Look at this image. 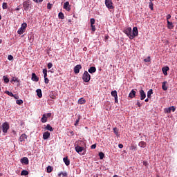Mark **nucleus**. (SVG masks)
I'll return each mask as SVG.
<instances>
[{"label":"nucleus","mask_w":177,"mask_h":177,"mask_svg":"<svg viewBox=\"0 0 177 177\" xmlns=\"http://www.w3.org/2000/svg\"><path fill=\"white\" fill-rule=\"evenodd\" d=\"M27 28V23L24 22L21 24V28H19L17 32L19 35L24 34L26 32V29Z\"/></svg>","instance_id":"nucleus-1"},{"label":"nucleus","mask_w":177,"mask_h":177,"mask_svg":"<svg viewBox=\"0 0 177 177\" xmlns=\"http://www.w3.org/2000/svg\"><path fill=\"white\" fill-rule=\"evenodd\" d=\"M82 80L84 82H89L91 81V75L88 71H84L82 75Z\"/></svg>","instance_id":"nucleus-2"},{"label":"nucleus","mask_w":177,"mask_h":177,"mask_svg":"<svg viewBox=\"0 0 177 177\" xmlns=\"http://www.w3.org/2000/svg\"><path fill=\"white\" fill-rule=\"evenodd\" d=\"M24 9L27 12L31 8V1L30 0L26 1L23 3Z\"/></svg>","instance_id":"nucleus-3"},{"label":"nucleus","mask_w":177,"mask_h":177,"mask_svg":"<svg viewBox=\"0 0 177 177\" xmlns=\"http://www.w3.org/2000/svg\"><path fill=\"white\" fill-rule=\"evenodd\" d=\"M139 35V30H138V27L133 28V33L131 36H130V39H133L135 37H138Z\"/></svg>","instance_id":"nucleus-4"},{"label":"nucleus","mask_w":177,"mask_h":177,"mask_svg":"<svg viewBox=\"0 0 177 177\" xmlns=\"http://www.w3.org/2000/svg\"><path fill=\"white\" fill-rule=\"evenodd\" d=\"M9 128H10V127H9V124L8 122H6L3 123L2 129H3V133H7Z\"/></svg>","instance_id":"nucleus-5"},{"label":"nucleus","mask_w":177,"mask_h":177,"mask_svg":"<svg viewBox=\"0 0 177 177\" xmlns=\"http://www.w3.org/2000/svg\"><path fill=\"white\" fill-rule=\"evenodd\" d=\"M105 5L109 9H114V6H113V1L111 0H105Z\"/></svg>","instance_id":"nucleus-6"},{"label":"nucleus","mask_w":177,"mask_h":177,"mask_svg":"<svg viewBox=\"0 0 177 177\" xmlns=\"http://www.w3.org/2000/svg\"><path fill=\"white\" fill-rule=\"evenodd\" d=\"M124 34H126L127 35V37H129V38L131 39V37H132V28H127L126 29L124 30Z\"/></svg>","instance_id":"nucleus-7"},{"label":"nucleus","mask_w":177,"mask_h":177,"mask_svg":"<svg viewBox=\"0 0 177 177\" xmlns=\"http://www.w3.org/2000/svg\"><path fill=\"white\" fill-rule=\"evenodd\" d=\"M81 68H82V66H81V64L76 65L74 67L75 74H79L80 73V70H81Z\"/></svg>","instance_id":"nucleus-8"},{"label":"nucleus","mask_w":177,"mask_h":177,"mask_svg":"<svg viewBox=\"0 0 177 177\" xmlns=\"http://www.w3.org/2000/svg\"><path fill=\"white\" fill-rule=\"evenodd\" d=\"M64 9H66L68 12L71 10L70 3L68 1H66L64 3Z\"/></svg>","instance_id":"nucleus-9"},{"label":"nucleus","mask_w":177,"mask_h":177,"mask_svg":"<svg viewBox=\"0 0 177 177\" xmlns=\"http://www.w3.org/2000/svg\"><path fill=\"white\" fill-rule=\"evenodd\" d=\"M175 110H176V109L175 108V106H170L169 108H166L165 109V113H171V111H175Z\"/></svg>","instance_id":"nucleus-10"},{"label":"nucleus","mask_w":177,"mask_h":177,"mask_svg":"<svg viewBox=\"0 0 177 177\" xmlns=\"http://www.w3.org/2000/svg\"><path fill=\"white\" fill-rule=\"evenodd\" d=\"M21 164H24V165H28V158L27 157H24L21 159Z\"/></svg>","instance_id":"nucleus-11"},{"label":"nucleus","mask_w":177,"mask_h":177,"mask_svg":"<svg viewBox=\"0 0 177 177\" xmlns=\"http://www.w3.org/2000/svg\"><path fill=\"white\" fill-rule=\"evenodd\" d=\"M140 100H145V99H146V93H145V91L140 90Z\"/></svg>","instance_id":"nucleus-12"},{"label":"nucleus","mask_w":177,"mask_h":177,"mask_svg":"<svg viewBox=\"0 0 177 177\" xmlns=\"http://www.w3.org/2000/svg\"><path fill=\"white\" fill-rule=\"evenodd\" d=\"M32 81H35V82H38V81H39V77L37 76L35 73H32Z\"/></svg>","instance_id":"nucleus-13"},{"label":"nucleus","mask_w":177,"mask_h":177,"mask_svg":"<svg viewBox=\"0 0 177 177\" xmlns=\"http://www.w3.org/2000/svg\"><path fill=\"white\" fill-rule=\"evenodd\" d=\"M49 138H50V133H49V131L44 133L43 139H44V140H46V139H49Z\"/></svg>","instance_id":"nucleus-14"},{"label":"nucleus","mask_w":177,"mask_h":177,"mask_svg":"<svg viewBox=\"0 0 177 177\" xmlns=\"http://www.w3.org/2000/svg\"><path fill=\"white\" fill-rule=\"evenodd\" d=\"M75 151H77V153H82V151H84V147H80L79 145H77L75 147Z\"/></svg>","instance_id":"nucleus-15"},{"label":"nucleus","mask_w":177,"mask_h":177,"mask_svg":"<svg viewBox=\"0 0 177 177\" xmlns=\"http://www.w3.org/2000/svg\"><path fill=\"white\" fill-rule=\"evenodd\" d=\"M28 136L26 135V133H23L19 138V142H24L26 139H27Z\"/></svg>","instance_id":"nucleus-16"},{"label":"nucleus","mask_w":177,"mask_h":177,"mask_svg":"<svg viewBox=\"0 0 177 177\" xmlns=\"http://www.w3.org/2000/svg\"><path fill=\"white\" fill-rule=\"evenodd\" d=\"M63 161L67 167H68V165H70V160H68V156H66L65 158H64Z\"/></svg>","instance_id":"nucleus-17"},{"label":"nucleus","mask_w":177,"mask_h":177,"mask_svg":"<svg viewBox=\"0 0 177 177\" xmlns=\"http://www.w3.org/2000/svg\"><path fill=\"white\" fill-rule=\"evenodd\" d=\"M167 28L169 30L174 29V23L172 21H167Z\"/></svg>","instance_id":"nucleus-18"},{"label":"nucleus","mask_w":177,"mask_h":177,"mask_svg":"<svg viewBox=\"0 0 177 177\" xmlns=\"http://www.w3.org/2000/svg\"><path fill=\"white\" fill-rule=\"evenodd\" d=\"M169 70V67L168 66H165L162 68L164 75H168V73H167V71H168Z\"/></svg>","instance_id":"nucleus-19"},{"label":"nucleus","mask_w":177,"mask_h":177,"mask_svg":"<svg viewBox=\"0 0 177 177\" xmlns=\"http://www.w3.org/2000/svg\"><path fill=\"white\" fill-rule=\"evenodd\" d=\"M136 95V91H135V90H131V91L129 94V97H131V99H133V97H135Z\"/></svg>","instance_id":"nucleus-20"},{"label":"nucleus","mask_w":177,"mask_h":177,"mask_svg":"<svg viewBox=\"0 0 177 177\" xmlns=\"http://www.w3.org/2000/svg\"><path fill=\"white\" fill-rule=\"evenodd\" d=\"M88 73H90V74H93V73H96V67L95 66L90 67L88 69Z\"/></svg>","instance_id":"nucleus-21"},{"label":"nucleus","mask_w":177,"mask_h":177,"mask_svg":"<svg viewBox=\"0 0 177 177\" xmlns=\"http://www.w3.org/2000/svg\"><path fill=\"white\" fill-rule=\"evenodd\" d=\"M78 103H79V104H85V103H86V100H85V98L82 97V98L79 99Z\"/></svg>","instance_id":"nucleus-22"},{"label":"nucleus","mask_w":177,"mask_h":177,"mask_svg":"<svg viewBox=\"0 0 177 177\" xmlns=\"http://www.w3.org/2000/svg\"><path fill=\"white\" fill-rule=\"evenodd\" d=\"M36 92H37V95L38 97H39V98L42 97V91L41 89H39V88L37 89L36 91Z\"/></svg>","instance_id":"nucleus-23"},{"label":"nucleus","mask_w":177,"mask_h":177,"mask_svg":"<svg viewBox=\"0 0 177 177\" xmlns=\"http://www.w3.org/2000/svg\"><path fill=\"white\" fill-rule=\"evenodd\" d=\"M162 88L163 91H167L168 89V86H167V82H162Z\"/></svg>","instance_id":"nucleus-24"},{"label":"nucleus","mask_w":177,"mask_h":177,"mask_svg":"<svg viewBox=\"0 0 177 177\" xmlns=\"http://www.w3.org/2000/svg\"><path fill=\"white\" fill-rule=\"evenodd\" d=\"M138 145L140 147H142V149H145L146 147V142L145 141H141L139 142Z\"/></svg>","instance_id":"nucleus-25"},{"label":"nucleus","mask_w":177,"mask_h":177,"mask_svg":"<svg viewBox=\"0 0 177 177\" xmlns=\"http://www.w3.org/2000/svg\"><path fill=\"white\" fill-rule=\"evenodd\" d=\"M151 95H153V89H150L147 92V98L151 99Z\"/></svg>","instance_id":"nucleus-26"},{"label":"nucleus","mask_w":177,"mask_h":177,"mask_svg":"<svg viewBox=\"0 0 177 177\" xmlns=\"http://www.w3.org/2000/svg\"><path fill=\"white\" fill-rule=\"evenodd\" d=\"M47 121H48V118H46V115H43L42 118H41V122H43V124H44Z\"/></svg>","instance_id":"nucleus-27"},{"label":"nucleus","mask_w":177,"mask_h":177,"mask_svg":"<svg viewBox=\"0 0 177 177\" xmlns=\"http://www.w3.org/2000/svg\"><path fill=\"white\" fill-rule=\"evenodd\" d=\"M81 120V115H77V119L76 120L74 125L75 127H77L78 125V124L80 123V120Z\"/></svg>","instance_id":"nucleus-28"},{"label":"nucleus","mask_w":177,"mask_h":177,"mask_svg":"<svg viewBox=\"0 0 177 177\" xmlns=\"http://www.w3.org/2000/svg\"><path fill=\"white\" fill-rule=\"evenodd\" d=\"M46 129H47V131H50V132H53V127H52L50 124H47Z\"/></svg>","instance_id":"nucleus-29"},{"label":"nucleus","mask_w":177,"mask_h":177,"mask_svg":"<svg viewBox=\"0 0 177 177\" xmlns=\"http://www.w3.org/2000/svg\"><path fill=\"white\" fill-rule=\"evenodd\" d=\"M21 175L22 176H27V175H28V171L27 170H22L21 172Z\"/></svg>","instance_id":"nucleus-30"},{"label":"nucleus","mask_w":177,"mask_h":177,"mask_svg":"<svg viewBox=\"0 0 177 177\" xmlns=\"http://www.w3.org/2000/svg\"><path fill=\"white\" fill-rule=\"evenodd\" d=\"M46 169H47L48 174H50V172H52V171H53V167L51 166H48Z\"/></svg>","instance_id":"nucleus-31"},{"label":"nucleus","mask_w":177,"mask_h":177,"mask_svg":"<svg viewBox=\"0 0 177 177\" xmlns=\"http://www.w3.org/2000/svg\"><path fill=\"white\" fill-rule=\"evenodd\" d=\"M111 96H113V97H117V96H118V95H117V91H111Z\"/></svg>","instance_id":"nucleus-32"},{"label":"nucleus","mask_w":177,"mask_h":177,"mask_svg":"<svg viewBox=\"0 0 177 177\" xmlns=\"http://www.w3.org/2000/svg\"><path fill=\"white\" fill-rule=\"evenodd\" d=\"M43 74L44 78H46V77H48V70H46V68L43 69Z\"/></svg>","instance_id":"nucleus-33"},{"label":"nucleus","mask_w":177,"mask_h":177,"mask_svg":"<svg viewBox=\"0 0 177 177\" xmlns=\"http://www.w3.org/2000/svg\"><path fill=\"white\" fill-rule=\"evenodd\" d=\"M5 93H6V95H8V96H11V97H13V96H15V94L13 93L8 91H5Z\"/></svg>","instance_id":"nucleus-34"},{"label":"nucleus","mask_w":177,"mask_h":177,"mask_svg":"<svg viewBox=\"0 0 177 177\" xmlns=\"http://www.w3.org/2000/svg\"><path fill=\"white\" fill-rule=\"evenodd\" d=\"M58 17H59V19H62V20H63V19H64V14H63V12H60L58 14Z\"/></svg>","instance_id":"nucleus-35"},{"label":"nucleus","mask_w":177,"mask_h":177,"mask_svg":"<svg viewBox=\"0 0 177 177\" xmlns=\"http://www.w3.org/2000/svg\"><path fill=\"white\" fill-rule=\"evenodd\" d=\"M113 132L116 136H120V134L118 133V129H117V127L113 128Z\"/></svg>","instance_id":"nucleus-36"},{"label":"nucleus","mask_w":177,"mask_h":177,"mask_svg":"<svg viewBox=\"0 0 177 177\" xmlns=\"http://www.w3.org/2000/svg\"><path fill=\"white\" fill-rule=\"evenodd\" d=\"M99 157L100 160H103V158H104V153L103 152H100Z\"/></svg>","instance_id":"nucleus-37"},{"label":"nucleus","mask_w":177,"mask_h":177,"mask_svg":"<svg viewBox=\"0 0 177 177\" xmlns=\"http://www.w3.org/2000/svg\"><path fill=\"white\" fill-rule=\"evenodd\" d=\"M12 81H13L14 82H18V83L20 82V80H19V78L15 77H13L12 78Z\"/></svg>","instance_id":"nucleus-38"},{"label":"nucleus","mask_w":177,"mask_h":177,"mask_svg":"<svg viewBox=\"0 0 177 177\" xmlns=\"http://www.w3.org/2000/svg\"><path fill=\"white\" fill-rule=\"evenodd\" d=\"M3 78L6 84H8L9 82V78H8L6 76H3Z\"/></svg>","instance_id":"nucleus-39"},{"label":"nucleus","mask_w":177,"mask_h":177,"mask_svg":"<svg viewBox=\"0 0 177 177\" xmlns=\"http://www.w3.org/2000/svg\"><path fill=\"white\" fill-rule=\"evenodd\" d=\"M144 62H145V63H149L151 62V59H150V57H148L147 58L144 59Z\"/></svg>","instance_id":"nucleus-40"},{"label":"nucleus","mask_w":177,"mask_h":177,"mask_svg":"<svg viewBox=\"0 0 177 177\" xmlns=\"http://www.w3.org/2000/svg\"><path fill=\"white\" fill-rule=\"evenodd\" d=\"M153 2L149 1V9H151V10H153Z\"/></svg>","instance_id":"nucleus-41"},{"label":"nucleus","mask_w":177,"mask_h":177,"mask_svg":"<svg viewBox=\"0 0 177 177\" xmlns=\"http://www.w3.org/2000/svg\"><path fill=\"white\" fill-rule=\"evenodd\" d=\"M16 103L20 106L21 104H23V101L21 100H17Z\"/></svg>","instance_id":"nucleus-42"},{"label":"nucleus","mask_w":177,"mask_h":177,"mask_svg":"<svg viewBox=\"0 0 177 177\" xmlns=\"http://www.w3.org/2000/svg\"><path fill=\"white\" fill-rule=\"evenodd\" d=\"M2 8H3V9H8V3H3Z\"/></svg>","instance_id":"nucleus-43"},{"label":"nucleus","mask_w":177,"mask_h":177,"mask_svg":"<svg viewBox=\"0 0 177 177\" xmlns=\"http://www.w3.org/2000/svg\"><path fill=\"white\" fill-rule=\"evenodd\" d=\"M90 21H91V26H93L95 24V19L94 18H91L90 19Z\"/></svg>","instance_id":"nucleus-44"},{"label":"nucleus","mask_w":177,"mask_h":177,"mask_svg":"<svg viewBox=\"0 0 177 177\" xmlns=\"http://www.w3.org/2000/svg\"><path fill=\"white\" fill-rule=\"evenodd\" d=\"M91 30L93 32H95V31H96V27L95 26V25H91Z\"/></svg>","instance_id":"nucleus-45"},{"label":"nucleus","mask_w":177,"mask_h":177,"mask_svg":"<svg viewBox=\"0 0 177 177\" xmlns=\"http://www.w3.org/2000/svg\"><path fill=\"white\" fill-rule=\"evenodd\" d=\"M48 68H52V67H53V64H52V62H49L47 65Z\"/></svg>","instance_id":"nucleus-46"},{"label":"nucleus","mask_w":177,"mask_h":177,"mask_svg":"<svg viewBox=\"0 0 177 177\" xmlns=\"http://www.w3.org/2000/svg\"><path fill=\"white\" fill-rule=\"evenodd\" d=\"M44 115H46V118H50V117H51L52 115V113H48L44 114Z\"/></svg>","instance_id":"nucleus-47"},{"label":"nucleus","mask_w":177,"mask_h":177,"mask_svg":"<svg viewBox=\"0 0 177 177\" xmlns=\"http://www.w3.org/2000/svg\"><path fill=\"white\" fill-rule=\"evenodd\" d=\"M8 60H13V55H9L8 56Z\"/></svg>","instance_id":"nucleus-48"},{"label":"nucleus","mask_w":177,"mask_h":177,"mask_svg":"<svg viewBox=\"0 0 177 177\" xmlns=\"http://www.w3.org/2000/svg\"><path fill=\"white\" fill-rule=\"evenodd\" d=\"M44 82L45 84H49V79H48V77H44Z\"/></svg>","instance_id":"nucleus-49"},{"label":"nucleus","mask_w":177,"mask_h":177,"mask_svg":"<svg viewBox=\"0 0 177 177\" xmlns=\"http://www.w3.org/2000/svg\"><path fill=\"white\" fill-rule=\"evenodd\" d=\"M166 19H167V21H169V19H171V15L170 14H168L166 17Z\"/></svg>","instance_id":"nucleus-50"},{"label":"nucleus","mask_w":177,"mask_h":177,"mask_svg":"<svg viewBox=\"0 0 177 177\" xmlns=\"http://www.w3.org/2000/svg\"><path fill=\"white\" fill-rule=\"evenodd\" d=\"M47 9H52V4L50 3H48L47 5Z\"/></svg>","instance_id":"nucleus-51"},{"label":"nucleus","mask_w":177,"mask_h":177,"mask_svg":"<svg viewBox=\"0 0 177 177\" xmlns=\"http://www.w3.org/2000/svg\"><path fill=\"white\" fill-rule=\"evenodd\" d=\"M143 165H145V167H148L149 166V162H147V161H144L143 162Z\"/></svg>","instance_id":"nucleus-52"},{"label":"nucleus","mask_w":177,"mask_h":177,"mask_svg":"<svg viewBox=\"0 0 177 177\" xmlns=\"http://www.w3.org/2000/svg\"><path fill=\"white\" fill-rule=\"evenodd\" d=\"M115 98V103H118V96L114 97Z\"/></svg>","instance_id":"nucleus-53"},{"label":"nucleus","mask_w":177,"mask_h":177,"mask_svg":"<svg viewBox=\"0 0 177 177\" xmlns=\"http://www.w3.org/2000/svg\"><path fill=\"white\" fill-rule=\"evenodd\" d=\"M91 149H96V144L91 145Z\"/></svg>","instance_id":"nucleus-54"},{"label":"nucleus","mask_w":177,"mask_h":177,"mask_svg":"<svg viewBox=\"0 0 177 177\" xmlns=\"http://www.w3.org/2000/svg\"><path fill=\"white\" fill-rule=\"evenodd\" d=\"M118 147L119 149H122V147H124V145L122 144H119Z\"/></svg>","instance_id":"nucleus-55"},{"label":"nucleus","mask_w":177,"mask_h":177,"mask_svg":"<svg viewBox=\"0 0 177 177\" xmlns=\"http://www.w3.org/2000/svg\"><path fill=\"white\" fill-rule=\"evenodd\" d=\"M50 97L51 99H56V96H55L54 95H50Z\"/></svg>","instance_id":"nucleus-56"},{"label":"nucleus","mask_w":177,"mask_h":177,"mask_svg":"<svg viewBox=\"0 0 177 177\" xmlns=\"http://www.w3.org/2000/svg\"><path fill=\"white\" fill-rule=\"evenodd\" d=\"M131 150H135L136 149V146L133 145V146H131Z\"/></svg>","instance_id":"nucleus-57"},{"label":"nucleus","mask_w":177,"mask_h":177,"mask_svg":"<svg viewBox=\"0 0 177 177\" xmlns=\"http://www.w3.org/2000/svg\"><path fill=\"white\" fill-rule=\"evenodd\" d=\"M33 1H34V2H37V3L44 1V0H33Z\"/></svg>","instance_id":"nucleus-58"},{"label":"nucleus","mask_w":177,"mask_h":177,"mask_svg":"<svg viewBox=\"0 0 177 177\" xmlns=\"http://www.w3.org/2000/svg\"><path fill=\"white\" fill-rule=\"evenodd\" d=\"M137 106H138V107L142 106V104H140V102H139V101H138V102H137Z\"/></svg>","instance_id":"nucleus-59"},{"label":"nucleus","mask_w":177,"mask_h":177,"mask_svg":"<svg viewBox=\"0 0 177 177\" xmlns=\"http://www.w3.org/2000/svg\"><path fill=\"white\" fill-rule=\"evenodd\" d=\"M12 97H14V99H19V95H15L12 96Z\"/></svg>","instance_id":"nucleus-60"},{"label":"nucleus","mask_w":177,"mask_h":177,"mask_svg":"<svg viewBox=\"0 0 177 177\" xmlns=\"http://www.w3.org/2000/svg\"><path fill=\"white\" fill-rule=\"evenodd\" d=\"M61 175H63V176H67V173H61Z\"/></svg>","instance_id":"nucleus-61"},{"label":"nucleus","mask_w":177,"mask_h":177,"mask_svg":"<svg viewBox=\"0 0 177 177\" xmlns=\"http://www.w3.org/2000/svg\"><path fill=\"white\" fill-rule=\"evenodd\" d=\"M71 135H72V136H74V131H71Z\"/></svg>","instance_id":"nucleus-62"},{"label":"nucleus","mask_w":177,"mask_h":177,"mask_svg":"<svg viewBox=\"0 0 177 177\" xmlns=\"http://www.w3.org/2000/svg\"><path fill=\"white\" fill-rule=\"evenodd\" d=\"M145 102H149V98L145 99Z\"/></svg>","instance_id":"nucleus-63"},{"label":"nucleus","mask_w":177,"mask_h":177,"mask_svg":"<svg viewBox=\"0 0 177 177\" xmlns=\"http://www.w3.org/2000/svg\"><path fill=\"white\" fill-rule=\"evenodd\" d=\"M113 177H118V175H114Z\"/></svg>","instance_id":"nucleus-64"}]
</instances>
